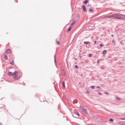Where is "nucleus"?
<instances>
[{
  "mask_svg": "<svg viewBox=\"0 0 125 125\" xmlns=\"http://www.w3.org/2000/svg\"><path fill=\"white\" fill-rule=\"evenodd\" d=\"M6 52V53H10V52H11V51L10 50V49H7Z\"/></svg>",
  "mask_w": 125,
  "mask_h": 125,
  "instance_id": "nucleus-16",
  "label": "nucleus"
},
{
  "mask_svg": "<svg viewBox=\"0 0 125 125\" xmlns=\"http://www.w3.org/2000/svg\"><path fill=\"white\" fill-rule=\"evenodd\" d=\"M56 83V81L53 83V84H55V83Z\"/></svg>",
  "mask_w": 125,
  "mask_h": 125,
  "instance_id": "nucleus-41",
  "label": "nucleus"
},
{
  "mask_svg": "<svg viewBox=\"0 0 125 125\" xmlns=\"http://www.w3.org/2000/svg\"><path fill=\"white\" fill-rule=\"evenodd\" d=\"M90 42L87 41V42H84V44H90Z\"/></svg>",
  "mask_w": 125,
  "mask_h": 125,
  "instance_id": "nucleus-11",
  "label": "nucleus"
},
{
  "mask_svg": "<svg viewBox=\"0 0 125 125\" xmlns=\"http://www.w3.org/2000/svg\"><path fill=\"white\" fill-rule=\"evenodd\" d=\"M4 58L6 60H7V59H8V57H7V56L6 55H4Z\"/></svg>",
  "mask_w": 125,
  "mask_h": 125,
  "instance_id": "nucleus-18",
  "label": "nucleus"
},
{
  "mask_svg": "<svg viewBox=\"0 0 125 125\" xmlns=\"http://www.w3.org/2000/svg\"><path fill=\"white\" fill-rule=\"evenodd\" d=\"M75 60H77V58H75Z\"/></svg>",
  "mask_w": 125,
  "mask_h": 125,
  "instance_id": "nucleus-45",
  "label": "nucleus"
},
{
  "mask_svg": "<svg viewBox=\"0 0 125 125\" xmlns=\"http://www.w3.org/2000/svg\"><path fill=\"white\" fill-rule=\"evenodd\" d=\"M14 79L18 80V76H17V75H15V76L14 77Z\"/></svg>",
  "mask_w": 125,
  "mask_h": 125,
  "instance_id": "nucleus-17",
  "label": "nucleus"
},
{
  "mask_svg": "<svg viewBox=\"0 0 125 125\" xmlns=\"http://www.w3.org/2000/svg\"><path fill=\"white\" fill-rule=\"evenodd\" d=\"M122 125H125V123H123Z\"/></svg>",
  "mask_w": 125,
  "mask_h": 125,
  "instance_id": "nucleus-42",
  "label": "nucleus"
},
{
  "mask_svg": "<svg viewBox=\"0 0 125 125\" xmlns=\"http://www.w3.org/2000/svg\"><path fill=\"white\" fill-rule=\"evenodd\" d=\"M98 94H99V95H102V93H101V92H99Z\"/></svg>",
  "mask_w": 125,
  "mask_h": 125,
  "instance_id": "nucleus-32",
  "label": "nucleus"
},
{
  "mask_svg": "<svg viewBox=\"0 0 125 125\" xmlns=\"http://www.w3.org/2000/svg\"><path fill=\"white\" fill-rule=\"evenodd\" d=\"M112 43H116V42L114 40H112Z\"/></svg>",
  "mask_w": 125,
  "mask_h": 125,
  "instance_id": "nucleus-31",
  "label": "nucleus"
},
{
  "mask_svg": "<svg viewBox=\"0 0 125 125\" xmlns=\"http://www.w3.org/2000/svg\"><path fill=\"white\" fill-rule=\"evenodd\" d=\"M111 37H112V38L114 37V34H112Z\"/></svg>",
  "mask_w": 125,
  "mask_h": 125,
  "instance_id": "nucleus-40",
  "label": "nucleus"
},
{
  "mask_svg": "<svg viewBox=\"0 0 125 125\" xmlns=\"http://www.w3.org/2000/svg\"><path fill=\"white\" fill-rule=\"evenodd\" d=\"M115 99H116V100H118V101H121V99H120V97H115Z\"/></svg>",
  "mask_w": 125,
  "mask_h": 125,
  "instance_id": "nucleus-13",
  "label": "nucleus"
},
{
  "mask_svg": "<svg viewBox=\"0 0 125 125\" xmlns=\"http://www.w3.org/2000/svg\"><path fill=\"white\" fill-rule=\"evenodd\" d=\"M97 63H99V60H97Z\"/></svg>",
  "mask_w": 125,
  "mask_h": 125,
  "instance_id": "nucleus-39",
  "label": "nucleus"
},
{
  "mask_svg": "<svg viewBox=\"0 0 125 125\" xmlns=\"http://www.w3.org/2000/svg\"><path fill=\"white\" fill-rule=\"evenodd\" d=\"M82 8L83 9V11H84V12L86 11V8L85 7V5H83Z\"/></svg>",
  "mask_w": 125,
  "mask_h": 125,
  "instance_id": "nucleus-6",
  "label": "nucleus"
},
{
  "mask_svg": "<svg viewBox=\"0 0 125 125\" xmlns=\"http://www.w3.org/2000/svg\"><path fill=\"white\" fill-rule=\"evenodd\" d=\"M103 54L105 55L107 53V50H104L103 52H102Z\"/></svg>",
  "mask_w": 125,
  "mask_h": 125,
  "instance_id": "nucleus-12",
  "label": "nucleus"
},
{
  "mask_svg": "<svg viewBox=\"0 0 125 125\" xmlns=\"http://www.w3.org/2000/svg\"><path fill=\"white\" fill-rule=\"evenodd\" d=\"M121 16H123V17H125V15H123L122 14H113V17L115 19L123 20V18H122V17H121Z\"/></svg>",
  "mask_w": 125,
  "mask_h": 125,
  "instance_id": "nucleus-1",
  "label": "nucleus"
},
{
  "mask_svg": "<svg viewBox=\"0 0 125 125\" xmlns=\"http://www.w3.org/2000/svg\"><path fill=\"white\" fill-rule=\"evenodd\" d=\"M8 76H13V73L9 71L7 73Z\"/></svg>",
  "mask_w": 125,
  "mask_h": 125,
  "instance_id": "nucleus-7",
  "label": "nucleus"
},
{
  "mask_svg": "<svg viewBox=\"0 0 125 125\" xmlns=\"http://www.w3.org/2000/svg\"><path fill=\"white\" fill-rule=\"evenodd\" d=\"M75 115H77L78 117H80V113L78 111H75L74 113L73 114V116L75 117Z\"/></svg>",
  "mask_w": 125,
  "mask_h": 125,
  "instance_id": "nucleus-3",
  "label": "nucleus"
},
{
  "mask_svg": "<svg viewBox=\"0 0 125 125\" xmlns=\"http://www.w3.org/2000/svg\"><path fill=\"white\" fill-rule=\"evenodd\" d=\"M120 120H125V118H120Z\"/></svg>",
  "mask_w": 125,
  "mask_h": 125,
  "instance_id": "nucleus-37",
  "label": "nucleus"
},
{
  "mask_svg": "<svg viewBox=\"0 0 125 125\" xmlns=\"http://www.w3.org/2000/svg\"><path fill=\"white\" fill-rule=\"evenodd\" d=\"M88 2H89V1L88 0H84L83 3H84V4H86L87 3H88Z\"/></svg>",
  "mask_w": 125,
  "mask_h": 125,
  "instance_id": "nucleus-8",
  "label": "nucleus"
},
{
  "mask_svg": "<svg viewBox=\"0 0 125 125\" xmlns=\"http://www.w3.org/2000/svg\"><path fill=\"white\" fill-rule=\"evenodd\" d=\"M100 47H103V44L101 43L100 44Z\"/></svg>",
  "mask_w": 125,
  "mask_h": 125,
  "instance_id": "nucleus-27",
  "label": "nucleus"
},
{
  "mask_svg": "<svg viewBox=\"0 0 125 125\" xmlns=\"http://www.w3.org/2000/svg\"><path fill=\"white\" fill-rule=\"evenodd\" d=\"M75 24H76V21H73L71 24H70V27H73L74 25H75Z\"/></svg>",
  "mask_w": 125,
  "mask_h": 125,
  "instance_id": "nucleus-9",
  "label": "nucleus"
},
{
  "mask_svg": "<svg viewBox=\"0 0 125 125\" xmlns=\"http://www.w3.org/2000/svg\"><path fill=\"white\" fill-rule=\"evenodd\" d=\"M71 30H72V27H71V26H69V28L67 29V32H70V31H71Z\"/></svg>",
  "mask_w": 125,
  "mask_h": 125,
  "instance_id": "nucleus-14",
  "label": "nucleus"
},
{
  "mask_svg": "<svg viewBox=\"0 0 125 125\" xmlns=\"http://www.w3.org/2000/svg\"><path fill=\"white\" fill-rule=\"evenodd\" d=\"M91 88H92V89H94L95 88V87L94 86V85H91Z\"/></svg>",
  "mask_w": 125,
  "mask_h": 125,
  "instance_id": "nucleus-22",
  "label": "nucleus"
},
{
  "mask_svg": "<svg viewBox=\"0 0 125 125\" xmlns=\"http://www.w3.org/2000/svg\"><path fill=\"white\" fill-rule=\"evenodd\" d=\"M97 88H101V87L99 86H97Z\"/></svg>",
  "mask_w": 125,
  "mask_h": 125,
  "instance_id": "nucleus-35",
  "label": "nucleus"
},
{
  "mask_svg": "<svg viewBox=\"0 0 125 125\" xmlns=\"http://www.w3.org/2000/svg\"><path fill=\"white\" fill-rule=\"evenodd\" d=\"M89 12H93V9L89 8Z\"/></svg>",
  "mask_w": 125,
  "mask_h": 125,
  "instance_id": "nucleus-21",
  "label": "nucleus"
},
{
  "mask_svg": "<svg viewBox=\"0 0 125 125\" xmlns=\"http://www.w3.org/2000/svg\"><path fill=\"white\" fill-rule=\"evenodd\" d=\"M54 58L55 64L56 66H57V61H56V56L54 55Z\"/></svg>",
  "mask_w": 125,
  "mask_h": 125,
  "instance_id": "nucleus-4",
  "label": "nucleus"
},
{
  "mask_svg": "<svg viewBox=\"0 0 125 125\" xmlns=\"http://www.w3.org/2000/svg\"><path fill=\"white\" fill-rule=\"evenodd\" d=\"M61 72H62V75H65V71L64 70H62Z\"/></svg>",
  "mask_w": 125,
  "mask_h": 125,
  "instance_id": "nucleus-20",
  "label": "nucleus"
},
{
  "mask_svg": "<svg viewBox=\"0 0 125 125\" xmlns=\"http://www.w3.org/2000/svg\"><path fill=\"white\" fill-rule=\"evenodd\" d=\"M75 69H79V66H78V65H75Z\"/></svg>",
  "mask_w": 125,
  "mask_h": 125,
  "instance_id": "nucleus-25",
  "label": "nucleus"
},
{
  "mask_svg": "<svg viewBox=\"0 0 125 125\" xmlns=\"http://www.w3.org/2000/svg\"><path fill=\"white\" fill-rule=\"evenodd\" d=\"M105 94H107V95H109V93L107 92H104Z\"/></svg>",
  "mask_w": 125,
  "mask_h": 125,
  "instance_id": "nucleus-30",
  "label": "nucleus"
},
{
  "mask_svg": "<svg viewBox=\"0 0 125 125\" xmlns=\"http://www.w3.org/2000/svg\"><path fill=\"white\" fill-rule=\"evenodd\" d=\"M120 44H122V45H124V44L123 43V41H121L120 43Z\"/></svg>",
  "mask_w": 125,
  "mask_h": 125,
  "instance_id": "nucleus-29",
  "label": "nucleus"
},
{
  "mask_svg": "<svg viewBox=\"0 0 125 125\" xmlns=\"http://www.w3.org/2000/svg\"><path fill=\"white\" fill-rule=\"evenodd\" d=\"M109 18H112V17H114V14L110 16H109Z\"/></svg>",
  "mask_w": 125,
  "mask_h": 125,
  "instance_id": "nucleus-24",
  "label": "nucleus"
},
{
  "mask_svg": "<svg viewBox=\"0 0 125 125\" xmlns=\"http://www.w3.org/2000/svg\"><path fill=\"white\" fill-rule=\"evenodd\" d=\"M10 65H14V61H12L9 62Z\"/></svg>",
  "mask_w": 125,
  "mask_h": 125,
  "instance_id": "nucleus-15",
  "label": "nucleus"
},
{
  "mask_svg": "<svg viewBox=\"0 0 125 125\" xmlns=\"http://www.w3.org/2000/svg\"><path fill=\"white\" fill-rule=\"evenodd\" d=\"M67 65V68H69V63H68V62L67 61H66Z\"/></svg>",
  "mask_w": 125,
  "mask_h": 125,
  "instance_id": "nucleus-26",
  "label": "nucleus"
},
{
  "mask_svg": "<svg viewBox=\"0 0 125 125\" xmlns=\"http://www.w3.org/2000/svg\"><path fill=\"white\" fill-rule=\"evenodd\" d=\"M0 125H2V123H0Z\"/></svg>",
  "mask_w": 125,
  "mask_h": 125,
  "instance_id": "nucleus-44",
  "label": "nucleus"
},
{
  "mask_svg": "<svg viewBox=\"0 0 125 125\" xmlns=\"http://www.w3.org/2000/svg\"><path fill=\"white\" fill-rule=\"evenodd\" d=\"M86 92V93H88V94H89V91H87Z\"/></svg>",
  "mask_w": 125,
  "mask_h": 125,
  "instance_id": "nucleus-38",
  "label": "nucleus"
},
{
  "mask_svg": "<svg viewBox=\"0 0 125 125\" xmlns=\"http://www.w3.org/2000/svg\"><path fill=\"white\" fill-rule=\"evenodd\" d=\"M118 125H123L124 124V122H118Z\"/></svg>",
  "mask_w": 125,
  "mask_h": 125,
  "instance_id": "nucleus-23",
  "label": "nucleus"
},
{
  "mask_svg": "<svg viewBox=\"0 0 125 125\" xmlns=\"http://www.w3.org/2000/svg\"><path fill=\"white\" fill-rule=\"evenodd\" d=\"M80 110H81V111H82V112L84 113V114H85L86 115H87V114H88V112H87V110H86V109H85L84 107L80 106Z\"/></svg>",
  "mask_w": 125,
  "mask_h": 125,
  "instance_id": "nucleus-2",
  "label": "nucleus"
},
{
  "mask_svg": "<svg viewBox=\"0 0 125 125\" xmlns=\"http://www.w3.org/2000/svg\"><path fill=\"white\" fill-rule=\"evenodd\" d=\"M94 42V44H96L97 42L96 41H95Z\"/></svg>",
  "mask_w": 125,
  "mask_h": 125,
  "instance_id": "nucleus-34",
  "label": "nucleus"
},
{
  "mask_svg": "<svg viewBox=\"0 0 125 125\" xmlns=\"http://www.w3.org/2000/svg\"><path fill=\"white\" fill-rule=\"evenodd\" d=\"M13 76H18V72L17 71H14L13 73Z\"/></svg>",
  "mask_w": 125,
  "mask_h": 125,
  "instance_id": "nucleus-5",
  "label": "nucleus"
},
{
  "mask_svg": "<svg viewBox=\"0 0 125 125\" xmlns=\"http://www.w3.org/2000/svg\"><path fill=\"white\" fill-rule=\"evenodd\" d=\"M79 57H80V58H82V56H79Z\"/></svg>",
  "mask_w": 125,
  "mask_h": 125,
  "instance_id": "nucleus-43",
  "label": "nucleus"
},
{
  "mask_svg": "<svg viewBox=\"0 0 125 125\" xmlns=\"http://www.w3.org/2000/svg\"><path fill=\"white\" fill-rule=\"evenodd\" d=\"M105 17V18H109V16H106Z\"/></svg>",
  "mask_w": 125,
  "mask_h": 125,
  "instance_id": "nucleus-36",
  "label": "nucleus"
},
{
  "mask_svg": "<svg viewBox=\"0 0 125 125\" xmlns=\"http://www.w3.org/2000/svg\"><path fill=\"white\" fill-rule=\"evenodd\" d=\"M109 122H111V123H113V122H114V119H113V118H110L109 119Z\"/></svg>",
  "mask_w": 125,
  "mask_h": 125,
  "instance_id": "nucleus-19",
  "label": "nucleus"
},
{
  "mask_svg": "<svg viewBox=\"0 0 125 125\" xmlns=\"http://www.w3.org/2000/svg\"><path fill=\"white\" fill-rule=\"evenodd\" d=\"M62 86L63 88H65V87H66V86L65 85V81L62 82Z\"/></svg>",
  "mask_w": 125,
  "mask_h": 125,
  "instance_id": "nucleus-10",
  "label": "nucleus"
},
{
  "mask_svg": "<svg viewBox=\"0 0 125 125\" xmlns=\"http://www.w3.org/2000/svg\"><path fill=\"white\" fill-rule=\"evenodd\" d=\"M60 42L59 41L57 42V44H60Z\"/></svg>",
  "mask_w": 125,
  "mask_h": 125,
  "instance_id": "nucleus-33",
  "label": "nucleus"
},
{
  "mask_svg": "<svg viewBox=\"0 0 125 125\" xmlns=\"http://www.w3.org/2000/svg\"><path fill=\"white\" fill-rule=\"evenodd\" d=\"M89 57H91L92 56V54H89Z\"/></svg>",
  "mask_w": 125,
  "mask_h": 125,
  "instance_id": "nucleus-28",
  "label": "nucleus"
}]
</instances>
